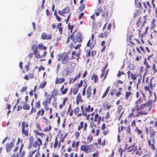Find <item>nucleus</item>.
<instances>
[{
  "instance_id": "1",
  "label": "nucleus",
  "mask_w": 157,
  "mask_h": 157,
  "mask_svg": "<svg viewBox=\"0 0 157 157\" xmlns=\"http://www.w3.org/2000/svg\"><path fill=\"white\" fill-rule=\"evenodd\" d=\"M72 34L71 36V39H72L73 42L75 44L77 42L79 43H81L82 41V35L80 32H78L77 35H74L72 37Z\"/></svg>"
},
{
  "instance_id": "2",
  "label": "nucleus",
  "mask_w": 157,
  "mask_h": 157,
  "mask_svg": "<svg viewBox=\"0 0 157 157\" xmlns=\"http://www.w3.org/2000/svg\"><path fill=\"white\" fill-rule=\"evenodd\" d=\"M28 127L29 124L28 123H26L25 121H22L21 124V132L26 136H28L29 131L27 129Z\"/></svg>"
},
{
  "instance_id": "3",
  "label": "nucleus",
  "mask_w": 157,
  "mask_h": 157,
  "mask_svg": "<svg viewBox=\"0 0 157 157\" xmlns=\"http://www.w3.org/2000/svg\"><path fill=\"white\" fill-rule=\"evenodd\" d=\"M15 141V139L14 138L13 139L12 141L10 143H7L6 145V152L9 153L12 150L13 148L14 147V143Z\"/></svg>"
},
{
  "instance_id": "4",
  "label": "nucleus",
  "mask_w": 157,
  "mask_h": 157,
  "mask_svg": "<svg viewBox=\"0 0 157 157\" xmlns=\"http://www.w3.org/2000/svg\"><path fill=\"white\" fill-rule=\"evenodd\" d=\"M58 56L59 57H62V62L63 64L66 63L69 59V56L66 54V53L63 54H59Z\"/></svg>"
},
{
  "instance_id": "5",
  "label": "nucleus",
  "mask_w": 157,
  "mask_h": 157,
  "mask_svg": "<svg viewBox=\"0 0 157 157\" xmlns=\"http://www.w3.org/2000/svg\"><path fill=\"white\" fill-rule=\"evenodd\" d=\"M41 37L43 39L49 40L51 39V37L50 35H47L45 33H43L41 35Z\"/></svg>"
},
{
  "instance_id": "6",
  "label": "nucleus",
  "mask_w": 157,
  "mask_h": 157,
  "mask_svg": "<svg viewBox=\"0 0 157 157\" xmlns=\"http://www.w3.org/2000/svg\"><path fill=\"white\" fill-rule=\"evenodd\" d=\"M91 86H89L87 90V97L88 98H89L91 96Z\"/></svg>"
},
{
  "instance_id": "7",
  "label": "nucleus",
  "mask_w": 157,
  "mask_h": 157,
  "mask_svg": "<svg viewBox=\"0 0 157 157\" xmlns=\"http://www.w3.org/2000/svg\"><path fill=\"white\" fill-rule=\"evenodd\" d=\"M70 10V8L69 6L66 7L65 9L62 10V12L63 14L68 13Z\"/></svg>"
},
{
  "instance_id": "8",
  "label": "nucleus",
  "mask_w": 157,
  "mask_h": 157,
  "mask_svg": "<svg viewBox=\"0 0 157 157\" xmlns=\"http://www.w3.org/2000/svg\"><path fill=\"white\" fill-rule=\"evenodd\" d=\"M80 76V73H79L78 75H77V76L74 78L73 79H71L69 81V83H74L75 81L77 79L79 78Z\"/></svg>"
},
{
  "instance_id": "9",
  "label": "nucleus",
  "mask_w": 157,
  "mask_h": 157,
  "mask_svg": "<svg viewBox=\"0 0 157 157\" xmlns=\"http://www.w3.org/2000/svg\"><path fill=\"white\" fill-rule=\"evenodd\" d=\"M24 104L23 106V108L24 110H29L30 109V106L28 105L25 101H23Z\"/></svg>"
},
{
  "instance_id": "10",
  "label": "nucleus",
  "mask_w": 157,
  "mask_h": 157,
  "mask_svg": "<svg viewBox=\"0 0 157 157\" xmlns=\"http://www.w3.org/2000/svg\"><path fill=\"white\" fill-rule=\"evenodd\" d=\"M109 90H110V87L109 86L107 87V88L106 89V90H105V92L104 93L102 97V98H104L106 96V95L108 93V92H109Z\"/></svg>"
},
{
  "instance_id": "11",
  "label": "nucleus",
  "mask_w": 157,
  "mask_h": 157,
  "mask_svg": "<svg viewBox=\"0 0 157 157\" xmlns=\"http://www.w3.org/2000/svg\"><path fill=\"white\" fill-rule=\"evenodd\" d=\"M65 80L64 78H60L58 79V82H57V79H56L55 82L56 84H58V83H61L64 82Z\"/></svg>"
},
{
  "instance_id": "12",
  "label": "nucleus",
  "mask_w": 157,
  "mask_h": 157,
  "mask_svg": "<svg viewBox=\"0 0 157 157\" xmlns=\"http://www.w3.org/2000/svg\"><path fill=\"white\" fill-rule=\"evenodd\" d=\"M148 144L149 145L151 146V149L153 150H154L155 149V147L153 144V143L151 144L150 141L149 140L148 141Z\"/></svg>"
},
{
  "instance_id": "13",
  "label": "nucleus",
  "mask_w": 157,
  "mask_h": 157,
  "mask_svg": "<svg viewBox=\"0 0 157 157\" xmlns=\"http://www.w3.org/2000/svg\"><path fill=\"white\" fill-rule=\"evenodd\" d=\"M80 150L82 151H88V149L86 148V147L85 145H82L80 147Z\"/></svg>"
},
{
  "instance_id": "14",
  "label": "nucleus",
  "mask_w": 157,
  "mask_h": 157,
  "mask_svg": "<svg viewBox=\"0 0 157 157\" xmlns=\"http://www.w3.org/2000/svg\"><path fill=\"white\" fill-rule=\"evenodd\" d=\"M152 100H149V101H147V102H146L145 103L146 105V106L147 107H149L150 105L152 104Z\"/></svg>"
},
{
  "instance_id": "15",
  "label": "nucleus",
  "mask_w": 157,
  "mask_h": 157,
  "mask_svg": "<svg viewBox=\"0 0 157 157\" xmlns=\"http://www.w3.org/2000/svg\"><path fill=\"white\" fill-rule=\"evenodd\" d=\"M83 121H81L80 123V125L78 126V130H80V129L82 128L83 127Z\"/></svg>"
},
{
  "instance_id": "16",
  "label": "nucleus",
  "mask_w": 157,
  "mask_h": 157,
  "mask_svg": "<svg viewBox=\"0 0 157 157\" xmlns=\"http://www.w3.org/2000/svg\"><path fill=\"white\" fill-rule=\"evenodd\" d=\"M46 84V81H44L42 83H41L40 84V88H43L45 86V85Z\"/></svg>"
},
{
  "instance_id": "17",
  "label": "nucleus",
  "mask_w": 157,
  "mask_h": 157,
  "mask_svg": "<svg viewBox=\"0 0 157 157\" xmlns=\"http://www.w3.org/2000/svg\"><path fill=\"white\" fill-rule=\"evenodd\" d=\"M131 94V92H127L126 93V97L125 98L126 99H127L129 97Z\"/></svg>"
},
{
  "instance_id": "18",
  "label": "nucleus",
  "mask_w": 157,
  "mask_h": 157,
  "mask_svg": "<svg viewBox=\"0 0 157 157\" xmlns=\"http://www.w3.org/2000/svg\"><path fill=\"white\" fill-rule=\"evenodd\" d=\"M135 67V66L133 64H129L128 66L129 68L131 70H133Z\"/></svg>"
},
{
  "instance_id": "19",
  "label": "nucleus",
  "mask_w": 157,
  "mask_h": 157,
  "mask_svg": "<svg viewBox=\"0 0 157 157\" xmlns=\"http://www.w3.org/2000/svg\"><path fill=\"white\" fill-rule=\"evenodd\" d=\"M58 143V141L57 140V137L56 138L55 140V143L54 144V147L55 148H56L57 145Z\"/></svg>"
},
{
  "instance_id": "20",
  "label": "nucleus",
  "mask_w": 157,
  "mask_h": 157,
  "mask_svg": "<svg viewBox=\"0 0 157 157\" xmlns=\"http://www.w3.org/2000/svg\"><path fill=\"white\" fill-rule=\"evenodd\" d=\"M144 64L145 65H146V67L147 68H150L151 67H150V66L148 65L147 63V61H146V59H145V60H144Z\"/></svg>"
},
{
  "instance_id": "21",
  "label": "nucleus",
  "mask_w": 157,
  "mask_h": 157,
  "mask_svg": "<svg viewBox=\"0 0 157 157\" xmlns=\"http://www.w3.org/2000/svg\"><path fill=\"white\" fill-rule=\"evenodd\" d=\"M47 49V48L45 46H43L42 44H40V49L42 50L43 49L45 50Z\"/></svg>"
},
{
  "instance_id": "22",
  "label": "nucleus",
  "mask_w": 157,
  "mask_h": 157,
  "mask_svg": "<svg viewBox=\"0 0 157 157\" xmlns=\"http://www.w3.org/2000/svg\"><path fill=\"white\" fill-rule=\"evenodd\" d=\"M79 107H77L74 110V113L75 114H77L79 112Z\"/></svg>"
},
{
  "instance_id": "23",
  "label": "nucleus",
  "mask_w": 157,
  "mask_h": 157,
  "mask_svg": "<svg viewBox=\"0 0 157 157\" xmlns=\"http://www.w3.org/2000/svg\"><path fill=\"white\" fill-rule=\"evenodd\" d=\"M102 17H108V13L107 11H105V12H103L102 13Z\"/></svg>"
},
{
  "instance_id": "24",
  "label": "nucleus",
  "mask_w": 157,
  "mask_h": 157,
  "mask_svg": "<svg viewBox=\"0 0 157 157\" xmlns=\"http://www.w3.org/2000/svg\"><path fill=\"white\" fill-rule=\"evenodd\" d=\"M84 8L85 6L84 4H82L81 5L79 8V10H80V12L82 11L84 9Z\"/></svg>"
},
{
  "instance_id": "25",
  "label": "nucleus",
  "mask_w": 157,
  "mask_h": 157,
  "mask_svg": "<svg viewBox=\"0 0 157 157\" xmlns=\"http://www.w3.org/2000/svg\"><path fill=\"white\" fill-rule=\"evenodd\" d=\"M93 139V136L92 135H90L88 137L87 139L89 141V143H90L92 140Z\"/></svg>"
},
{
  "instance_id": "26",
  "label": "nucleus",
  "mask_w": 157,
  "mask_h": 157,
  "mask_svg": "<svg viewBox=\"0 0 157 157\" xmlns=\"http://www.w3.org/2000/svg\"><path fill=\"white\" fill-rule=\"evenodd\" d=\"M147 114V112L144 113H142L141 112H140L138 114H137L136 115V117H139V116H140V114H142V115H146Z\"/></svg>"
},
{
  "instance_id": "27",
  "label": "nucleus",
  "mask_w": 157,
  "mask_h": 157,
  "mask_svg": "<svg viewBox=\"0 0 157 157\" xmlns=\"http://www.w3.org/2000/svg\"><path fill=\"white\" fill-rule=\"evenodd\" d=\"M124 73L123 72H121L120 71H118V74L117 76L118 77H120L121 76V75H124Z\"/></svg>"
},
{
  "instance_id": "28",
  "label": "nucleus",
  "mask_w": 157,
  "mask_h": 157,
  "mask_svg": "<svg viewBox=\"0 0 157 157\" xmlns=\"http://www.w3.org/2000/svg\"><path fill=\"white\" fill-rule=\"evenodd\" d=\"M52 105L55 108L56 107L57 104L56 99H54L53 101V102H52Z\"/></svg>"
},
{
  "instance_id": "29",
  "label": "nucleus",
  "mask_w": 157,
  "mask_h": 157,
  "mask_svg": "<svg viewBox=\"0 0 157 157\" xmlns=\"http://www.w3.org/2000/svg\"><path fill=\"white\" fill-rule=\"evenodd\" d=\"M91 106L90 105H88V107H86V111L87 112H89L90 110V109Z\"/></svg>"
},
{
  "instance_id": "30",
  "label": "nucleus",
  "mask_w": 157,
  "mask_h": 157,
  "mask_svg": "<svg viewBox=\"0 0 157 157\" xmlns=\"http://www.w3.org/2000/svg\"><path fill=\"white\" fill-rule=\"evenodd\" d=\"M58 93V91L56 89H54L53 90V92H52V94H53V93H54V97L56 96V95H57V94Z\"/></svg>"
},
{
  "instance_id": "31",
  "label": "nucleus",
  "mask_w": 157,
  "mask_h": 157,
  "mask_svg": "<svg viewBox=\"0 0 157 157\" xmlns=\"http://www.w3.org/2000/svg\"><path fill=\"white\" fill-rule=\"evenodd\" d=\"M126 129L128 133L131 134V129L129 125H128V127L126 128Z\"/></svg>"
},
{
  "instance_id": "32",
  "label": "nucleus",
  "mask_w": 157,
  "mask_h": 157,
  "mask_svg": "<svg viewBox=\"0 0 157 157\" xmlns=\"http://www.w3.org/2000/svg\"><path fill=\"white\" fill-rule=\"evenodd\" d=\"M68 90V89L67 88H65L64 90H63L62 91V94H66L67 91Z\"/></svg>"
},
{
  "instance_id": "33",
  "label": "nucleus",
  "mask_w": 157,
  "mask_h": 157,
  "mask_svg": "<svg viewBox=\"0 0 157 157\" xmlns=\"http://www.w3.org/2000/svg\"><path fill=\"white\" fill-rule=\"evenodd\" d=\"M86 86L82 90V95L84 96L85 94L86 93Z\"/></svg>"
},
{
  "instance_id": "34",
  "label": "nucleus",
  "mask_w": 157,
  "mask_h": 157,
  "mask_svg": "<svg viewBox=\"0 0 157 157\" xmlns=\"http://www.w3.org/2000/svg\"><path fill=\"white\" fill-rule=\"evenodd\" d=\"M152 69L154 71V72H157V70H156L155 66V63H154L152 67Z\"/></svg>"
},
{
  "instance_id": "35",
  "label": "nucleus",
  "mask_w": 157,
  "mask_h": 157,
  "mask_svg": "<svg viewBox=\"0 0 157 157\" xmlns=\"http://www.w3.org/2000/svg\"><path fill=\"white\" fill-rule=\"evenodd\" d=\"M26 89H27V87H26V86H24L21 89L20 91L22 93L23 92L25 91V90H26Z\"/></svg>"
},
{
  "instance_id": "36",
  "label": "nucleus",
  "mask_w": 157,
  "mask_h": 157,
  "mask_svg": "<svg viewBox=\"0 0 157 157\" xmlns=\"http://www.w3.org/2000/svg\"><path fill=\"white\" fill-rule=\"evenodd\" d=\"M83 83V82L82 80H81L80 82V83H79L78 86V88H79L81 87L82 86V84Z\"/></svg>"
},
{
  "instance_id": "37",
  "label": "nucleus",
  "mask_w": 157,
  "mask_h": 157,
  "mask_svg": "<svg viewBox=\"0 0 157 157\" xmlns=\"http://www.w3.org/2000/svg\"><path fill=\"white\" fill-rule=\"evenodd\" d=\"M110 117V114L109 112H108L107 113H106L105 116V118L106 119H108Z\"/></svg>"
},
{
  "instance_id": "38",
  "label": "nucleus",
  "mask_w": 157,
  "mask_h": 157,
  "mask_svg": "<svg viewBox=\"0 0 157 157\" xmlns=\"http://www.w3.org/2000/svg\"><path fill=\"white\" fill-rule=\"evenodd\" d=\"M147 106L146 103L144 104H143L140 105V109H144L145 106Z\"/></svg>"
},
{
  "instance_id": "39",
  "label": "nucleus",
  "mask_w": 157,
  "mask_h": 157,
  "mask_svg": "<svg viewBox=\"0 0 157 157\" xmlns=\"http://www.w3.org/2000/svg\"><path fill=\"white\" fill-rule=\"evenodd\" d=\"M95 43V42L94 44H93V42H92L91 43V44H90V49H92L93 48H94V46Z\"/></svg>"
},
{
  "instance_id": "40",
  "label": "nucleus",
  "mask_w": 157,
  "mask_h": 157,
  "mask_svg": "<svg viewBox=\"0 0 157 157\" xmlns=\"http://www.w3.org/2000/svg\"><path fill=\"white\" fill-rule=\"evenodd\" d=\"M23 146H24V144H22L21 145V147H20V149H19V152L20 153H21V151L22 150V149L23 148Z\"/></svg>"
},
{
  "instance_id": "41",
  "label": "nucleus",
  "mask_w": 157,
  "mask_h": 157,
  "mask_svg": "<svg viewBox=\"0 0 157 157\" xmlns=\"http://www.w3.org/2000/svg\"><path fill=\"white\" fill-rule=\"evenodd\" d=\"M38 144V143L37 141H34L33 144V147H36L37 146Z\"/></svg>"
},
{
  "instance_id": "42",
  "label": "nucleus",
  "mask_w": 157,
  "mask_h": 157,
  "mask_svg": "<svg viewBox=\"0 0 157 157\" xmlns=\"http://www.w3.org/2000/svg\"><path fill=\"white\" fill-rule=\"evenodd\" d=\"M67 100H68V99H67V98H64V99L63 101V106H64L65 105V102L67 101Z\"/></svg>"
},
{
  "instance_id": "43",
  "label": "nucleus",
  "mask_w": 157,
  "mask_h": 157,
  "mask_svg": "<svg viewBox=\"0 0 157 157\" xmlns=\"http://www.w3.org/2000/svg\"><path fill=\"white\" fill-rule=\"evenodd\" d=\"M18 157V154H15V153L13 154L11 156V157Z\"/></svg>"
},
{
  "instance_id": "44",
  "label": "nucleus",
  "mask_w": 157,
  "mask_h": 157,
  "mask_svg": "<svg viewBox=\"0 0 157 157\" xmlns=\"http://www.w3.org/2000/svg\"><path fill=\"white\" fill-rule=\"evenodd\" d=\"M117 90L115 89L112 90L111 92V95L113 96L115 93V91H116Z\"/></svg>"
},
{
  "instance_id": "45",
  "label": "nucleus",
  "mask_w": 157,
  "mask_h": 157,
  "mask_svg": "<svg viewBox=\"0 0 157 157\" xmlns=\"http://www.w3.org/2000/svg\"><path fill=\"white\" fill-rule=\"evenodd\" d=\"M122 109V106L121 105L119 106L118 108V111L120 113Z\"/></svg>"
},
{
  "instance_id": "46",
  "label": "nucleus",
  "mask_w": 157,
  "mask_h": 157,
  "mask_svg": "<svg viewBox=\"0 0 157 157\" xmlns=\"http://www.w3.org/2000/svg\"><path fill=\"white\" fill-rule=\"evenodd\" d=\"M32 145V143L29 142V145L28 146V148L29 149H30L31 148Z\"/></svg>"
},
{
  "instance_id": "47",
  "label": "nucleus",
  "mask_w": 157,
  "mask_h": 157,
  "mask_svg": "<svg viewBox=\"0 0 157 157\" xmlns=\"http://www.w3.org/2000/svg\"><path fill=\"white\" fill-rule=\"evenodd\" d=\"M22 109V107L21 105H19L17 107V111L21 110Z\"/></svg>"
},
{
  "instance_id": "48",
  "label": "nucleus",
  "mask_w": 157,
  "mask_h": 157,
  "mask_svg": "<svg viewBox=\"0 0 157 157\" xmlns=\"http://www.w3.org/2000/svg\"><path fill=\"white\" fill-rule=\"evenodd\" d=\"M78 88L76 89H75L73 91V94H74L75 95L77 93L78 90Z\"/></svg>"
},
{
  "instance_id": "49",
  "label": "nucleus",
  "mask_w": 157,
  "mask_h": 157,
  "mask_svg": "<svg viewBox=\"0 0 157 157\" xmlns=\"http://www.w3.org/2000/svg\"><path fill=\"white\" fill-rule=\"evenodd\" d=\"M52 98V97H50V98L47 99V100L46 101L47 102V103L50 104L51 102V98Z\"/></svg>"
},
{
  "instance_id": "50",
  "label": "nucleus",
  "mask_w": 157,
  "mask_h": 157,
  "mask_svg": "<svg viewBox=\"0 0 157 157\" xmlns=\"http://www.w3.org/2000/svg\"><path fill=\"white\" fill-rule=\"evenodd\" d=\"M109 105L108 102H105L103 105V106L104 107V108H105L106 106H108Z\"/></svg>"
},
{
  "instance_id": "51",
  "label": "nucleus",
  "mask_w": 157,
  "mask_h": 157,
  "mask_svg": "<svg viewBox=\"0 0 157 157\" xmlns=\"http://www.w3.org/2000/svg\"><path fill=\"white\" fill-rule=\"evenodd\" d=\"M84 14V13H80L79 15V16L78 17L79 19H81L82 18V16H83Z\"/></svg>"
},
{
  "instance_id": "52",
  "label": "nucleus",
  "mask_w": 157,
  "mask_h": 157,
  "mask_svg": "<svg viewBox=\"0 0 157 157\" xmlns=\"http://www.w3.org/2000/svg\"><path fill=\"white\" fill-rule=\"evenodd\" d=\"M29 142L33 143V136H31L30 137Z\"/></svg>"
},
{
  "instance_id": "53",
  "label": "nucleus",
  "mask_w": 157,
  "mask_h": 157,
  "mask_svg": "<svg viewBox=\"0 0 157 157\" xmlns=\"http://www.w3.org/2000/svg\"><path fill=\"white\" fill-rule=\"evenodd\" d=\"M58 13L60 15H61L62 16H64V15L62 13V11H61V10H58Z\"/></svg>"
},
{
  "instance_id": "54",
  "label": "nucleus",
  "mask_w": 157,
  "mask_h": 157,
  "mask_svg": "<svg viewBox=\"0 0 157 157\" xmlns=\"http://www.w3.org/2000/svg\"><path fill=\"white\" fill-rule=\"evenodd\" d=\"M47 52H44V54H43V55H41V56L40 55V58L41 57H45L46 56V54H47Z\"/></svg>"
},
{
  "instance_id": "55",
  "label": "nucleus",
  "mask_w": 157,
  "mask_h": 157,
  "mask_svg": "<svg viewBox=\"0 0 157 157\" xmlns=\"http://www.w3.org/2000/svg\"><path fill=\"white\" fill-rule=\"evenodd\" d=\"M96 53V51H92L91 52V56H93L94 55H95Z\"/></svg>"
},
{
  "instance_id": "56",
  "label": "nucleus",
  "mask_w": 157,
  "mask_h": 157,
  "mask_svg": "<svg viewBox=\"0 0 157 157\" xmlns=\"http://www.w3.org/2000/svg\"><path fill=\"white\" fill-rule=\"evenodd\" d=\"M71 65L72 67V68H74L75 66V63H71Z\"/></svg>"
},
{
  "instance_id": "57",
  "label": "nucleus",
  "mask_w": 157,
  "mask_h": 157,
  "mask_svg": "<svg viewBox=\"0 0 157 157\" xmlns=\"http://www.w3.org/2000/svg\"><path fill=\"white\" fill-rule=\"evenodd\" d=\"M97 77L96 75H93L91 77V79L92 80L93 79H96Z\"/></svg>"
},
{
  "instance_id": "58",
  "label": "nucleus",
  "mask_w": 157,
  "mask_h": 157,
  "mask_svg": "<svg viewBox=\"0 0 157 157\" xmlns=\"http://www.w3.org/2000/svg\"><path fill=\"white\" fill-rule=\"evenodd\" d=\"M121 94V92L120 91H117V94L116 95V96L117 97H118Z\"/></svg>"
},
{
  "instance_id": "59",
  "label": "nucleus",
  "mask_w": 157,
  "mask_h": 157,
  "mask_svg": "<svg viewBox=\"0 0 157 157\" xmlns=\"http://www.w3.org/2000/svg\"><path fill=\"white\" fill-rule=\"evenodd\" d=\"M105 128V123H103L102 125V130H104Z\"/></svg>"
},
{
  "instance_id": "60",
  "label": "nucleus",
  "mask_w": 157,
  "mask_h": 157,
  "mask_svg": "<svg viewBox=\"0 0 157 157\" xmlns=\"http://www.w3.org/2000/svg\"><path fill=\"white\" fill-rule=\"evenodd\" d=\"M87 124L86 123H85V124H84V129H83V131H85L86 129V128L87 127Z\"/></svg>"
},
{
  "instance_id": "61",
  "label": "nucleus",
  "mask_w": 157,
  "mask_h": 157,
  "mask_svg": "<svg viewBox=\"0 0 157 157\" xmlns=\"http://www.w3.org/2000/svg\"><path fill=\"white\" fill-rule=\"evenodd\" d=\"M25 151H23L20 157H23L25 155Z\"/></svg>"
},
{
  "instance_id": "62",
  "label": "nucleus",
  "mask_w": 157,
  "mask_h": 157,
  "mask_svg": "<svg viewBox=\"0 0 157 157\" xmlns=\"http://www.w3.org/2000/svg\"><path fill=\"white\" fill-rule=\"evenodd\" d=\"M59 30L60 34H61L62 32V28L60 27L59 28Z\"/></svg>"
},
{
  "instance_id": "63",
  "label": "nucleus",
  "mask_w": 157,
  "mask_h": 157,
  "mask_svg": "<svg viewBox=\"0 0 157 157\" xmlns=\"http://www.w3.org/2000/svg\"><path fill=\"white\" fill-rule=\"evenodd\" d=\"M87 71H86L83 75L82 77H83V78H85L86 76V75H87Z\"/></svg>"
},
{
  "instance_id": "64",
  "label": "nucleus",
  "mask_w": 157,
  "mask_h": 157,
  "mask_svg": "<svg viewBox=\"0 0 157 157\" xmlns=\"http://www.w3.org/2000/svg\"><path fill=\"white\" fill-rule=\"evenodd\" d=\"M90 125L91 127H93L94 126V124L93 122H91L90 123Z\"/></svg>"
}]
</instances>
